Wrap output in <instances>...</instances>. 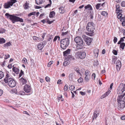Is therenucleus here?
I'll return each instance as SVG.
<instances>
[{"instance_id": "nucleus-1", "label": "nucleus", "mask_w": 125, "mask_h": 125, "mask_svg": "<svg viewBox=\"0 0 125 125\" xmlns=\"http://www.w3.org/2000/svg\"><path fill=\"white\" fill-rule=\"evenodd\" d=\"M4 81L6 83H8L9 86L11 87H14L16 84L15 80L11 78L8 74H6V77L4 79Z\"/></svg>"}, {"instance_id": "nucleus-2", "label": "nucleus", "mask_w": 125, "mask_h": 125, "mask_svg": "<svg viewBox=\"0 0 125 125\" xmlns=\"http://www.w3.org/2000/svg\"><path fill=\"white\" fill-rule=\"evenodd\" d=\"M87 30L89 33H86V34L90 36H93L94 34V31L95 29V24L92 22H89L86 26Z\"/></svg>"}, {"instance_id": "nucleus-3", "label": "nucleus", "mask_w": 125, "mask_h": 125, "mask_svg": "<svg viewBox=\"0 0 125 125\" xmlns=\"http://www.w3.org/2000/svg\"><path fill=\"white\" fill-rule=\"evenodd\" d=\"M5 15L7 18H9L11 21L13 23L18 21L21 22H23V20L22 19L12 15L8 13H6Z\"/></svg>"}, {"instance_id": "nucleus-4", "label": "nucleus", "mask_w": 125, "mask_h": 125, "mask_svg": "<svg viewBox=\"0 0 125 125\" xmlns=\"http://www.w3.org/2000/svg\"><path fill=\"white\" fill-rule=\"evenodd\" d=\"M76 43V47L77 49H82L84 46V44L83 39L80 37L77 36L75 37L74 40Z\"/></svg>"}, {"instance_id": "nucleus-5", "label": "nucleus", "mask_w": 125, "mask_h": 125, "mask_svg": "<svg viewBox=\"0 0 125 125\" xmlns=\"http://www.w3.org/2000/svg\"><path fill=\"white\" fill-rule=\"evenodd\" d=\"M125 94L119 95L118 97L117 101L118 103V108L121 109L125 107V103L123 100V98Z\"/></svg>"}, {"instance_id": "nucleus-6", "label": "nucleus", "mask_w": 125, "mask_h": 125, "mask_svg": "<svg viewBox=\"0 0 125 125\" xmlns=\"http://www.w3.org/2000/svg\"><path fill=\"white\" fill-rule=\"evenodd\" d=\"M61 48L65 49L68 46L69 44V40L68 38H65L61 41Z\"/></svg>"}, {"instance_id": "nucleus-7", "label": "nucleus", "mask_w": 125, "mask_h": 125, "mask_svg": "<svg viewBox=\"0 0 125 125\" xmlns=\"http://www.w3.org/2000/svg\"><path fill=\"white\" fill-rule=\"evenodd\" d=\"M17 0H10V1L5 3L4 5V8L8 9L12 6L13 4L17 2Z\"/></svg>"}, {"instance_id": "nucleus-8", "label": "nucleus", "mask_w": 125, "mask_h": 125, "mask_svg": "<svg viewBox=\"0 0 125 125\" xmlns=\"http://www.w3.org/2000/svg\"><path fill=\"white\" fill-rule=\"evenodd\" d=\"M82 37L86 42L87 44L89 45L91 43L93 39L86 36L85 35H83Z\"/></svg>"}, {"instance_id": "nucleus-9", "label": "nucleus", "mask_w": 125, "mask_h": 125, "mask_svg": "<svg viewBox=\"0 0 125 125\" xmlns=\"http://www.w3.org/2000/svg\"><path fill=\"white\" fill-rule=\"evenodd\" d=\"M117 92H119V94L123 93L125 91V84H121L117 89Z\"/></svg>"}, {"instance_id": "nucleus-10", "label": "nucleus", "mask_w": 125, "mask_h": 125, "mask_svg": "<svg viewBox=\"0 0 125 125\" xmlns=\"http://www.w3.org/2000/svg\"><path fill=\"white\" fill-rule=\"evenodd\" d=\"M24 90L27 93H32L31 88L30 86L28 84L25 85L24 88Z\"/></svg>"}, {"instance_id": "nucleus-11", "label": "nucleus", "mask_w": 125, "mask_h": 125, "mask_svg": "<svg viewBox=\"0 0 125 125\" xmlns=\"http://www.w3.org/2000/svg\"><path fill=\"white\" fill-rule=\"evenodd\" d=\"M76 53L78 55L79 57L81 59L84 58L86 56V53L84 52H77Z\"/></svg>"}, {"instance_id": "nucleus-12", "label": "nucleus", "mask_w": 125, "mask_h": 125, "mask_svg": "<svg viewBox=\"0 0 125 125\" xmlns=\"http://www.w3.org/2000/svg\"><path fill=\"white\" fill-rule=\"evenodd\" d=\"M46 42L45 41H44L40 43L38 45V48L39 50H42L46 45Z\"/></svg>"}, {"instance_id": "nucleus-13", "label": "nucleus", "mask_w": 125, "mask_h": 125, "mask_svg": "<svg viewBox=\"0 0 125 125\" xmlns=\"http://www.w3.org/2000/svg\"><path fill=\"white\" fill-rule=\"evenodd\" d=\"M99 52V50L98 49H95L93 51V53L94 54V56L96 58L98 57Z\"/></svg>"}, {"instance_id": "nucleus-14", "label": "nucleus", "mask_w": 125, "mask_h": 125, "mask_svg": "<svg viewBox=\"0 0 125 125\" xmlns=\"http://www.w3.org/2000/svg\"><path fill=\"white\" fill-rule=\"evenodd\" d=\"M21 84L22 85H23L26 83L27 82L26 80L24 79L23 77L21 78L20 79Z\"/></svg>"}, {"instance_id": "nucleus-15", "label": "nucleus", "mask_w": 125, "mask_h": 125, "mask_svg": "<svg viewBox=\"0 0 125 125\" xmlns=\"http://www.w3.org/2000/svg\"><path fill=\"white\" fill-rule=\"evenodd\" d=\"M116 66L117 69H120L121 66V62L119 60H117L116 62Z\"/></svg>"}, {"instance_id": "nucleus-16", "label": "nucleus", "mask_w": 125, "mask_h": 125, "mask_svg": "<svg viewBox=\"0 0 125 125\" xmlns=\"http://www.w3.org/2000/svg\"><path fill=\"white\" fill-rule=\"evenodd\" d=\"M116 11L117 12V13H118L119 12H122V10H120V6L119 5H116Z\"/></svg>"}, {"instance_id": "nucleus-17", "label": "nucleus", "mask_w": 125, "mask_h": 125, "mask_svg": "<svg viewBox=\"0 0 125 125\" xmlns=\"http://www.w3.org/2000/svg\"><path fill=\"white\" fill-rule=\"evenodd\" d=\"M36 4L38 5L42 4L44 2V0H35Z\"/></svg>"}, {"instance_id": "nucleus-18", "label": "nucleus", "mask_w": 125, "mask_h": 125, "mask_svg": "<svg viewBox=\"0 0 125 125\" xmlns=\"http://www.w3.org/2000/svg\"><path fill=\"white\" fill-rule=\"evenodd\" d=\"M71 51L70 49H68L65 51L63 52V54L64 56H65L70 53Z\"/></svg>"}, {"instance_id": "nucleus-19", "label": "nucleus", "mask_w": 125, "mask_h": 125, "mask_svg": "<svg viewBox=\"0 0 125 125\" xmlns=\"http://www.w3.org/2000/svg\"><path fill=\"white\" fill-rule=\"evenodd\" d=\"M74 76V75L73 73H70L68 76L69 80L70 81H72Z\"/></svg>"}, {"instance_id": "nucleus-20", "label": "nucleus", "mask_w": 125, "mask_h": 125, "mask_svg": "<svg viewBox=\"0 0 125 125\" xmlns=\"http://www.w3.org/2000/svg\"><path fill=\"white\" fill-rule=\"evenodd\" d=\"M97 111H94V113L92 117L93 118V119L94 120V118H95V119H96L97 117L99 115V114L98 113L97 114L96 113H97Z\"/></svg>"}, {"instance_id": "nucleus-21", "label": "nucleus", "mask_w": 125, "mask_h": 125, "mask_svg": "<svg viewBox=\"0 0 125 125\" xmlns=\"http://www.w3.org/2000/svg\"><path fill=\"white\" fill-rule=\"evenodd\" d=\"M12 71L16 74H18L19 72V70L15 67H13L12 68Z\"/></svg>"}, {"instance_id": "nucleus-22", "label": "nucleus", "mask_w": 125, "mask_h": 125, "mask_svg": "<svg viewBox=\"0 0 125 125\" xmlns=\"http://www.w3.org/2000/svg\"><path fill=\"white\" fill-rule=\"evenodd\" d=\"M84 8L85 9H87L89 10H92V7L90 4H88L87 5L85 6Z\"/></svg>"}, {"instance_id": "nucleus-23", "label": "nucleus", "mask_w": 125, "mask_h": 125, "mask_svg": "<svg viewBox=\"0 0 125 125\" xmlns=\"http://www.w3.org/2000/svg\"><path fill=\"white\" fill-rule=\"evenodd\" d=\"M59 12L60 13H63L65 12L64 8L63 7H61L59 8Z\"/></svg>"}, {"instance_id": "nucleus-24", "label": "nucleus", "mask_w": 125, "mask_h": 125, "mask_svg": "<svg viewBox=\"0 0 125 125\" xmlns=\"http://www.w3.org/2000/svg\"><path fill=\"white\" fill-rule=\"evenodd\" d=\"M55 14V13L54 11H53L50 12L49 15V17L51 18H53Z\"/></svg>"}, {"instance_id": "nucleus-25", "label": "nucleus", "mask_w": 125, "mask_h": 125, "mask_svg": "<svg viewBox=\"0 0 125 125\" xmlns=\"http://www.w3.org/2000/svg\"><path fill=\"white\" fill-rule=\"evenodd\" d=\"M122 14L121 13H119L118 15L117 18L118 19H120V20L122 21L123 20V17H122Z\"/></svg>"}, {"instance_id": "nucleus-26", "label": "nucleus", "mask_w": 125, "mask_h": 125, "mask_svg": "<svg viewBox=\"0 0 125 125\" xmlns=\"http://www.w3.org/2000/svg\"><path fill=\"white\" fill-rule=\"evenodd\" d=\"M125 46V43L124 42H122L120 46V48H122L123 50L124 49V47Z\"/></svg>"}, {"instance_id": "nucleus-27", "label": "nucleus", "mask_w": 125, "mask_h": 125, "mask_svg": "<svg viewBox=\"0 0 125 125\" xmlns=\"http://www.w3.org/2000/svg\"><path fill=\"white\" fill-rule=\"evenodd\" d=\"M6 42V40L3 38H0V43L3 44L4 43Z\"/></svg>"}, {"instance_id": "nucleus-28", "label": "nucleus", "mask_w": 125, "mask_h": 125, "mask_svg": "<svg viewBox=\"0 0 125 125\" xmlns=\"http://www.w3.org/2000/svg\"><path fill=\"white\" fill-rule=\"evenodd\" d=\"M24 9H28L29 8V4L27 3V2L26 1V3L24 5Z\"/></svg>"}, {"instance_id": "nucleus-29", "label": "nucleus", "mask_w": 125, "mask_h": 125, "mask_svg": "<svg viewBox=\"0 0 125 125\" xmlns=\"http://www.w3.org/2000/svg\"><path fill=\"white\" fill-rule=\"evenodd\" d=\"M90 77V75L85 76L84 78L85 81H86L88 82L89 80Z\"/></svg>"}, {"instance_id": "nucleus-30", "label": "nucleus", "mask_w": 125, "mask_h": 125, "mask_svg": "<svg viewBox=\"0 0 125 125\" xmlns=\"http://www.w3.org/2000/svg\"><path fill=\"white\" fill-rule=\"evenodd\" d=\"M33 39L34 41H40V39L39 38L35 36H34L33 37Z\"/></svg>"}, {"instance_id": "nucleus-31", "label": "nucleus", "mask_w": 125, "mask_h": 125, "mask_svg": "<svg viewBox=\"0 0 125 125\" xmlns=\"http://www.w3.org/2000/svg\"><path fill=\"white\" fill-rule=\"evenodd\" d=\"M11 45V44L10 42H8L5 44L4 45V46L5 47H6L9 46H10Z\"/></svg>"}, {"instance_id": "nucleus-32", "label": "nucleus", "mask_w": 125, "mask_h": 125, "mask_svg": "<svg viewBox=\"0 0 125 125\" xmlns=\"http://www.w3.org/2000/svg\"><path fill=\"white\" fill-rule=\"evenodd\" d=\"M60 37L58 36H55L54 38V39L53 41L54 42H55L56 41L57 39H58V41H59L60 40Z\"/></svg>"}, {"instance_id": "nucleus-33", "label": "nucleus", "mask_w": 125, "mask_h": 125, "mask_svg": "<svg viewBox=\"0 0 125 125\" xmlns=\"http://www.w3.org/2000/svg\"><path fill=\"white\" fill-rule=\"evenodd\" d=\"M4 76V73L2 71H0V79H1Z\"/></svg>"}, {"instance_id": "nucleus-34", "label": "nucleus", "mask_w": 125, "mask_h": 125, "mask_svg": "<svg viewBox=\"0 0 125 125\" xmlns=\"http://www.w3.org/2000/svg\"><path fill=\"white\" fill-rule=\"evenodd\" d=\"M101 14L104 16H106L108 14L105 11H103L101 13Z\"/></svg>"}, {"instance_id": "nucleus-35", "label": "nucleus", "mask_w": 125, "mask_h": 125, "mask_svg": "<svg viewBox=\"0 0 125 125\" xmlns=\"http://www.w3.org/2000/svg\"><path fill=\"white\" fill-rule=\"evenodd\" d=\"M36 13V12H32L28 14V17H30L32 15H35V14Z\"/></svg>"}, {"instance_id": "nucleus-36", "label": "nucleus", "mask_w": 125, "mask_h": 125, "mask_svg": "<svg viewBox=\"0 0 125 125\" xmlns=\"http://www.w3.org/2000/svg\"><path fill=\"white\" fill-rule=\"evenodd\" d=\"M69 64V63L68 61H65L63 63V65L65 66H66L67 65H68Z\"/></svg>"}, {"instance_id": "nucleus-37", "label": "nucleus", "mask_w": 125, "mask_h": 125, "mask_svg": "<svg viewBox=\"0 0 125 125\" xmlns=\"http://www.w3.org/2000/svg\"><path fill=\"white\" fill-rule=\"evenodd\" d=\"M75 86L73 85H72L70 86H69V88L70 90H73L75 88Z\"/></svg>"}, {"instance_id": "nucleus-38", "label": "nucleus", "mask_w": 125, "mask_h": 125, "mask_svg": "<svg viewBox=\"0 0 125 125\" xmlns=\"http://www.w3.org/2000/svg\"><path fill=\"white\" fill-rule=\"evenodd\" d=\"M53 63V61H51L49 62L48 63V67H50L51 65Z\"/></svg>"}, {"instance_id": "nucleus-39", "label": "nucleus", "mask_w": 125, "mask_h": 125, "mask_svg": "<svg viewBox=\"0 0 125 125\" xmlns=\"http://www.w3.org/2000/svg\"><path fill=\"white\" fill-rule=\"evenodd\" d=\"M90 71L88 70H86L85 72V76L90 75V74H89Z\"/></svg>"}, {"instance_id": "nucleus-40", "label": "nucleus", "mask_w": 125, "mask_h": 125, "mask_svg": "<svg viewBox=\"0 0 125 125\" xmlns=\"http://www.w3.org/2000/svg\"><path fill=\"white\" fill-rule=\"evenodd\" d=\"M101 5V3H98L95 6L97 10L98 9Z\"/></svg>"}, {"instance_id": "nucleus-41", "label": "nucleus", "mask_w": 125, "mask_h": 125, "mask_svg": "<svg viewBox=\"0 0 125 125\" xmlns=\"http://www.w3.org/2000/svg\"><path fill=\"white\" fill-rule=\"evenodd\" d=\"M99 64L98 62V61L96 60L94 61V66H96Z\"/></svg>"}, {"instance_id": "nucleus-42", "label": "nucleus", "mask_w": 125, "mask_h": 125, "mask_svg": "<svg viewBox=\"0 0 125 125\" xmlns=\"http://www.w3.org/2000/svg\"><path fill=\"white\" fill-rule=\"evenodd\" d=\"M5 30L3 29H1L0 30V33H3L5 32Z\"/></svg>"}, {"instance_id": "nucleus-43", "label": "nucleus", "mask_w": 125, "mask_h": 125, "mask_svg": "<svg viewBox=\"0 0 125 125\" xmlns=\"http://www.w3.org/2000/svg\"><path fill=\"white\" fill-rule=\"evenodd\" d=\"M24 74L22 70H21L20 73L19 75V77H20Z\"/></svg>"}, {"instance_id": "nucleus-44", "label": "nucleus", "mask_w": 125, "mask_h": 125, "mask_svg": "<svg viewBox=\"0 0 125 125\" xmlns=\"http://www.w3.org/2000/svg\"><path fill=\"white\" fill-rule=\"evenodd\" d=\"M78 81L79 83H81L83 81V78L80 77L78 80Z\"/></svg>"}, {"instance_id": "nucleus-45", "label": "nucleus", "mask_w": 125, "mask_h": 125, "mask_svg": "<svg viewBox=\"0 0 125 125\" xmlns=\"http://www.w3.org/2000/svg\"><path fill=\"white\" fill-rule=\"evenodd\" d=\"M68 89V86L67 84H65L64 87V91H66Z\"/></svg>"}, {"instance_id": "nucleus-46", "label": "nucleus", "mask_w": 125, "mask_h": 125, "mask_svg": "<svg viewBox=\"0 0 125 125\" xmlns=\"http://www.w3.org/2000/svg\"><path fill=\"white\" fill-rule=\"evenodd\" d=\"M96 75L95 73H93L92 76V78L94 80L95 79Z\"/></svg>"}, {"instance_id": "nucleus-47", "label": "nucleus", "mask_w": 125, "mask_h": 125, "mask_svg": "<svg viewBox=\"0 0 125 125\" xmlns=\"http://www.w3.org/2000/svg\"><path fill=\"white\" fill-rule=\"evenodd\" d=\"M45 80L47 82H50V78L47 76L46 77Z\"/></svg>"}, {"instance_id": "nucleus-48", "label": "nucleus", "mask_w": 125, "mask_h": 125, "mask_svg": "<svg viewBox=\"0 0 125 125\" xmlns=\"http://www.w3.org/2000/svg\"><path fill=\"white\" fill-rule=\"evenodd\" d=\"M112 52L114 53V54L115 55H116L117 54V52L116 50H113Z\"/></svg>"}, {"instance_id": "nucleus-49", "label": "nucleus", "mask_w": 125, "mask_h": 125, "mask_svg": "<svg viewBox=\"0 0 125 125\" xmlns=\"http://www.w3.org/2000/svg\"><path fill=\"white\" fill-rule=\"evenodd\" d=\"M121 6L122 7H125V1H123L122 2L121 4Z\"/></svg>"}, {"instance_id": "nucleus-50", "label": "nucleus", "mask_w": 125, "mask_h": 125, "mask_svg": "<svg viewBox=\"0 0 125 125\" xmlns=\"http://www.w3.org/2000/svg\"><path fill=\"white\" fill-rule=\"evenodd\" d=\"M68 31H67L66 32H62V36H64L65 35H66L68 33Z\"/></svg>"}, {"instance_id": "nucleus-51", "label": "nucleus", "mask_w": 125, "mask_h": 125, "mask_svg": "<svg viewBox=\"0 0 125 125\" xmlns=\"http://www.w3.org/2000/svg\"><path fill=\"white\" fill-rule=\"evenodd\" d=\"M117 38L115 37L114 38V39L113 40L114 42L115 43H116V42H117Z\"/></svg>"}, {"instance_id": "nucleus-52", "label": "nucleus", "mask_w": 125, "mask_h": 125, "mask_svg": "<svg viewBox=\"0 0 125 125\" xmlns=\"http://www.w3.org/2000/svg\"><path fill=\"white\" fill-rule=\"evenodd\" d=\"M5 57H4L5 59H6L10 57V55L9 54L5 55Z\"/></svg>"}, {"instance_id": "nucleus-53", "label": "nucleus", "mask_w": 125, "mask_h": 125, "mask_svg": "<svg viewBox=\"0 0 125 125\" xmlns=\"http://www.w3.org/2000/svg\"><path fill=\"white\" fill-rule=\"evenodd\" d=\"M111 91L110 90L108 91L107 92H106L105 93V94L107 96H108L110 93Z\"/></svg>"}, {"instance_id": "nucleus-54", "label": "nucleus", "mask_w": 125, "mask_h": 125, "mask_svg": "<svg viewBox=\"0 0 125 125\" xmlns=\"http://www.w3.org/2000/svg\"><path fill=\"white\" fill-rule=\"evenodd\" d=\"M111 91L110 90L108 91L107 92H106L105 93V94L107 96H108L110 93Z\"/></svg>"}, {"instance_id": "nucleus-55", "label": "nucleus", "mask_w": 125, "mask_h": 125, "mask_svg": "<svg viewBox=\"0 0 125 125\" xmlns=\"http://www.w3.org/2000/svg\"><path fill=\"white\" fill-rule=\"evenodd\" d=\"M106 96V95L105 94H104L101 97V99H103L104 97H105Z\"/></svg>"}, {"instance_id": "nucleus-56", "label": "nucleus", "mask_w": 125, "mask_h": 125, "mask_svg": "<svg viewBox=\"0 0 125 125\" xmlns=\"http://www.w3.org/2000/svg\"><path fill=\"white\" fill-rule=\"evenodd\" d=\"M68 58L69 59H73V57L71 55H69L68 56Z\"/></svg>"}, {"instance_id": "nucleus-57", "label": "nucleus", "mask_w": 125, "mask_h": 125, "mask_svg": "<svg viewBox=\"0 0 125 125\" xmlns=\"http://www.w3.org/2000/svg\"><path fill=\"white\" fill-rule=\"evenodd\" d=\"M53 22V21H47V23L49 24H51V23H52Z\"/></svg>"}, {"instance_id": "nucleus-58", "label": "nucleus", "mask_w": 125, "mask_h": 125, "mask_svg": "<svg viewBox=\"0 0 125 125\" xmlns=\"http://www.w3.org/2000/svg\"><path fill=\"white\" fill-rule=\"evenodd\" d=\"M122 21H123L122 23V25L123 26H125V21H124L123 20H122Z\"/></svg>"}, {"instance_id": "nucleus-59", "label": "nucleus", "mask_w": 125, "mask_h": 125, "mask_svg": "<svg viewBox=\"0 0 125 125\" xmlns=\"http://www.w3.org/2000/svg\"><path fill=\"white\" fill-rule=\"evenodd\" d=\"M22 61L25 63L26 62H27V60L26 58H24L22 60Z\"/></svg>"}, {"instance_id": "nucleus-60", "label": "nucleus", "mask_w": 125, "mask_h": 125, "mask_svg": "<svg viewBox=\"0 0 125 125\" xmlns=\"http://www.w3.org/2000/svg\"><path fill=\"white\" fill-rule=\"evenodd\" d=\"M121 120H125V115L121 117Z\"/></svg>"}, {"instance_id": "nucleus-61", "label": "nucleus", "mask_w": 125, "mask_h": 125, "mask_svg": "<svg viewBox=\"0 0 125 125\" xmlns=\"http://www.w3.org/2000/svg\"><path fill=\"white\" fill-rule=\"evenodd\" d=\"M120 40L122 42H124L125 41L124 38H123V37L121 38H120Z\"/></svg>"}, {"instance_id": "nucleus-62", "label": "nucleus", "mask_w": 125, "mask_h": 125, "mask_svg": "<svg viewBox=\"0 0 125 125\" xmlns=\"http://www.w3.org/2000/svg\"><path fill=\"white\" fill-rule=\"evenodd\" d=\"M62 95H61L60 97H58V102H59V101L62 98Z\"/></svg>"}, {"instance_id": "nucleus-63", "label": "nucleus", "mask_w": 125, "mask_h": 125, "mask_svg": "<svg viewBox=\"0 0 125 125\" xmlns=\"http://www.w3.org/2000/svg\"><path fill=\"white\" fill-rule=\"evenodd\" d=\"M80 93L81 94L83 95H85V93L84 92H80Z\"/></svg>"}, {"instance_id": "nucleus-64", "label": "nucleus", "mask_w": 125, "mask_h": 125, "mask_svg": "<svg viewBox=\"0 0 125 125\" xmlns=\"http://www.w3.org/2000/svg\"><path fill=\"white\" fill-rule=\"evenodd\" d=\"M113 85V83H112L110 85V89L111 90L112 89V86Z\"/></svg>"}]
</instances>
